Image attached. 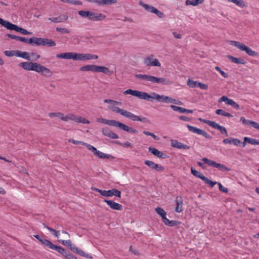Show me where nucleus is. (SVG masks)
<instances>
[{
  "instance_id": "obj_62",
  "label": "nucleus",
  "mask_w": 259,
  "mask_h": 259,
  "mask_svg": "<svg viewBox=\"0 0 259 259\" xmlns=\"http://www.w3.org/2000/svg\"><path fill=\"white\" fill-rule=\"evenodd\" d=\"M120 145H122L125 148H128V147L132 148L133 147V146L131 144V143L128 141L126 142L124 144L120 143Z\"/></svg>"
},
{
  "instance_id": "obj_19",
  "label": "nucleus",
  "mask_w": 259,
  "mask_h": 259,
  "mask_svg": "<svg viewBox=\"0 0 259 259\" xmlns=\"http://www.w3.org/2000/svg\"><path fill=\"white\" fill-rule=\"evenodd\" d=\"M223 142L225 144H233L235 146H240L242 143L241 141L237 138H229L223 140Z\"/></svg>"
},
{
  "instance_id": "obj_41",
  "label": "nucleus",
  "mask_w": 259,
  "mask_h": 259,
  "mask_svg": "<svg viewBox=\"0 0 259 259\" xmlns=\"http://www.w3.org/2000/svg\"><path fill=\"white\" fill-rule=\"evenodd\" d=\"M46 46L49 47H54L56 46V42L52 39L45 38V44L44 46Z\"/></svg>"
},
{
  "instance_id": "obj_7",
  "label": "nucleus",
  "mask_w": 259,
  "mask_h": 259,
  "mask_svg": "<svg viewBox=\"0 0 259 259\" xmlns=\"http://www.w3.org/2000/svg\"><path fill=\"white\" fill-rule=\"evenodd\" d=\"M82 17L88 18L92 21H101L106 18V16L101 14L89 11H82Z\"/></svg>"
},
{
  "instance_id": "obj_46",
  "label": "nucleus",
  "mask_w": 259,
  "mask_h": 259,
  "mask_svg": "<svg viewBox=\"0 0 259 259\" xmlns=\"http://www.w3.org/2000/svg\"><path fill=\"white\" fill-rule=\"evenodd\" d=\"M198 82L196 81H194L191 79H188L187 80V85L192 88H196L198 87Z\"/></svg>"
},
{
  "instance_id": "obj_15",
  "label": "nucleus",
  "mask_w": 259,
  "mask_h": 259,
  "mask_svg": "<svg viewBox=\"0 0 259 259\" xmlns=\"http://www.w3.org/2000/svg\"><path fill=\"white\" fill-rule=\"evenodd\" d=\"M223 102H225L226 105H230L235 109H239V105L237 103L226 96H223L219 100V103Z\"/></svg>"
},
{
  "instance_id": "obj_49",
  "label": "nucleus",
  "mask_w": 259,
  "mask_h": 259,
  "mask_svg": "<svg viewBox=\"0 0 259 259\" xmlns=\"http://www.w3.org/2000/svg\"><path fill=\"white\" fill-rule=\"evenodd\" d=\"M61 1L68 3V4H74V5H81V2L77 0H60Z\"/></svg>"
},
{
  "instance_id": "obj_14",
  "label": "nucleus",
  "mask_w": 259,
  "mask_h": 259,
  "mask_svg": "<svg viewBox=\"0 0 259 259\" xmlns=\"http://www.w3.org/2000/svg\"><path fill=\"white\" fill-rule=\"evenodd\" d=\"M126 117L130 118L133 121H140L144 123H149V120L142 115L137 116L135 114H123Z\"/></svg>"
},
{
  "instance_id": "obj_13",
  "label": "nucleus",
  "mask_w": 259,
  "mask_h": 259,
  "mask_svg": "<svg viewBox=\"0 0 259 259\" xmlns=\"http://www.w3.org/2000/svg\"><path fill=\"white\" fill-rule=\"evenodd\" d=\"M187 127H188L189 131L193 133L197 134L199 135H202L205 138L208 139H211L212 137L207 133L205 131L201 130L200 128H197L196 127L191 126L190 125L187 124Z\"/></svg>"
},
{
  "instance_id": "obj_18",
  "label": "nucleus",
  "mask_w": 259,
  "mask_h": 259,
  "mask_svg": "<svg viewBox=\"0 0 259 259\" xmlns=\"http://www.w3.org/2000/svg\"><path fill=\"white\" fill-rule=\"evenodd\" d=\"M104 201L106 202L108 205L110 206L111 208L114 210H122L123 206L121 204L116 203L113 200H109L107 199H104Z\"/></svg>"
},
{
  "instance_id": "obj_33",
  "label": "nucleus",
  "mask_w": 259,
  "mask_h": 259,
  "mask_svg": "<svg viewBox=\"0 0 259 259\" xmlns=\"http://www.w3.org/2000/svg\"><path fill=\"white\" fill-rule=\"evenodd\" d=\"M98 58V56L96 55H92L91 54H82V60L97 59Z\"/></svg>"
},
{
  "instance_id": "obj_12",
  "label": "nucleus",
  "mask_w": 259,
  "mask_h": 259,
  "mask_svg": "<svg viewBox=\"0 0 259 259\" xmlns=\"http://www.w3.org/2000/svg\"><path fill=\"white\" fill-rule=\"evenodd\" d=\"M139 5L143 7L147 12L153 13L156 14L159 18H162L164 16V14L162 12L158 10L152 6L144 4L142 1L139 2Z\"/></svg>"
},
{
  "instance_id": "obj_36",
  "label": "nucleus",
  "mask_w": 259,
  "mask_h": 259,
  "mask_svg": "<svg viewBox=\"0 0 259 259\" xmlns=\"http://www.w3.org/2000/svg\"><path fill=\"white\" fill-rule=\"evenodd\" d=\"M164 224L166 226L172 227L178 226L181 224V222L178 221H169L168 219H167V220H165Z\"/></svg>"
},
{
  "instance_id": "obj_59",
  "label": "nucleus",
  "mask_w": 259,
  "mask_h": 259,
  "mask_svg": "<svg viewBox=\"0 0 259 259\" xmlns=\"http://www.w3.org/2000/svg\"><path fill=\"white\" fill-rule=\"evenodd\" d=\"M186 5H192L194 6H197V3L195 2L194 0L190 1V0H187L186 2Z\"/></svg>"
},
{
  "instance_id": "obj_47",
  "label": "nucleus",
  "mask_w": 259,
  "mask_h": 259,
  "mask_svg": "<svg viewBox=\"0 0 259 259\" xmlns=\"http://www.w3.org/2000/svg\"><path fill=\"white\" fill-rule=\"evenodd\" d=\"M70 59H73V60H81V54L71 52Z\"/></svg>"
},
{
  "instance_id": "obj_45",
  "label": "nucleus",
  "mask_w": 259,
  "mask_h": 259,
  "mask_svg": "<svg viewBox=\"0 0 259 259\" xmlns=\"http://www.w3.org/2000/svg\"><path fill=\"white\" fill-rule=\"evenodd\" d=\"M44 226L46 228L49 230L50 232H51L54 236H55L57 238H59L60 235L59 231H56V230L46 226L45 224H44Z\"/></svg>"
},
{
  "instance_id": "obj_34",
  "label": "nucleus",
  "mask_w": 259,
  "mask_h": 259,
  "mask_svg": "<svg viewBox=\"0 0 259 259\" xmlns=\"http://www.w3.org/2000/svg\"><path fill=\"white\" fill-rule=\"evenodd\" d=\"M96 66L95 65H87L84 66H82V71H92L96 72Z\"/></svg>"
},
{
  "instance_id": "obj_63",
  "label": "nucleus",
  "mask_w": 259,
  "mask_h": 259,
  "mask_svg": "<svg viewBox=\"0 0 259 259\" xmlns=\"http://www.w3.org/2000/svg\"><path fill=\"white\" fill-rule=\"evenodd\" d=\"M34 39H35V37H32L30 38H27L26 44H34V42H35Z\"/></svg>"
},
{
  "instance_id": "obj_17",
  "label": "nucleus",
  "mask_w": 259,
  "mask_h": 259,
  "mask_svg": "<svg viewBox=\"0 0 259 259\" xmlns=\"http://www.w3.org/2000/svg\"><path fill=\"white\" fill-rule=\"evenodd\" d=\"M144 163L151 169L157 171H163L164 170V167L162 165L155 163L152 161L147 160L144 161Z\"/></svg>"
},
{
  "instance_id": "obj_35",
  "label": "nucleus",
  "mask_w": 259,
  "mask_h": 259,
  "mask_svg": "<svg viewBox=\"0 0 259 259\" xmlns=\"http://www.w3.org/2000/svg\"><path fill=\"white\" fill-rule=\"evenodd\" d=\"M191 173L194 176H195L196 178H198L201 179L202 180H203L204 179V178H205V177L204 176H203L202 173L198 171L193 167H191Z\"/></svg>"
},
{
  "instance_id": "obj_37",
  "label": "nucleus",
  "mask_w": 259,
  "mask_h": 259,
  "mask_svg": "<svg viewBox=\"0 0 259 259\" xmlns=\"http://www.w3.org/2000/svg\"><path fill=\"white\" fill-rule=\"evenodd\" d=\"M53 250H57L58 252L62 254L64 257L66 256L67 253H68V251L66 250L64 248L61 246H57L56 245H55Z\"/></svg>"
},
{
  "instance_id": "obj_48",
  "label": "nucleus",
  "mask_w": 259,
  "mask_h": 259,
  "mask_svg": "<svg viewBox=\"0 0 259 259\" xmlns=\"http://www.w3.org/2000/svg\"><path fill=\"white\" fill-rule=\"evenodd\" d=\"M44 246H47L49 247V248L53 249L55 245L52 242H51L50 241L46 239L45 242H44L43 244Z\"/></svg>"
},
{
  "instance_id": "obj_64",
  "label": "nucleus",
  "mask_w": 259,
  "mask_h": 259,
  "mask_svg": "<svg viewBox=\"0 0 259 259\" xmlns=\"http://www.w3.org/2000/svg\"><path fill=\"white\" fill-rule=\"evenodd\" d=\"M31 56H32L34 58V60L36 61L37 59H38L40 58V55H38L37 54L35 53H32L31 54Z\"/></svg>"
},
{
  "instance_id": "obj_20",
  "label": "nucleus",
  "mask_w": 259,
  "mask_h": 259,
  "mask_svg": "<svg viewBox=\"0 0 259 259\" xmlns=\"http://www.w3.org/2000/svg\"><path fill=\"white\" fill-rule=\"evenodd\" d=\"M148 149L150 152L157 157L161 158L162 159H165L167 157V155L166 154L159 151L154 147H150Z\"/></svg>"
},
{
  "instance_id": "obj_51",
  "label": "nucleus",
  "mask_w": 259,
  "mask_h": 259,
  "mask_svg": "<svg viewBox=\"0 0 259 259\" xmlns=\"http://www.w3.org/2000/svg\"><path fill=\"white\" fill-rule=\"evenodd\" d=\"M203 181L205 183V184L209 185L211 187H213L217 184V182L212 181L209 180L207 177H205Z\"/></svg>"
},
{
  "instance_id": "obj_31",
  "label": "nucleus",
  "mask_w": 259,
  "mask_h": 259,
  "mask_svg": "<svg viewBox=\"0 0 259 259\" xmlns=\"http://www.w3.org/2000/svg\"><path fill=\"white\" fill-rule=\"evenodd\" d=\"M170 107L173 109V110L176 112H179L182 113H184L185 112H187L188 113H191L192 112V110H187L186 109H185V108H183L182 107H178L177 106L171 105Z\"/></svg>"
},
{
  "instance_id": "obj_44",
  "label": "nucleus",
  "mask_w": 259,
  "mask_h": 259,
  "mask_svg": "<svg viewBox=\"0 0 259 259\" xmlns=\"http://www.w3.org/2000/svg\"><path fill=\"white\" fill-rule=\"evenodd\" d=\"M244 142L249 143L251 145H257L258 140L248 137H244Z\"/></svg>"
},
{
  "instance_id": "obj_50",
  "label": "nucleus",
  "mask_w": 259,
  "mask_h": 259,
  "mask_svg": "<svg viewBox=\"0 0 259 259\" xmlns=\"http://www.w3.org/2000/svg\"><path fill=\"white\" fill-rule=\"evenodd\" d=\"M16 51L17 50L5 51L4 52V53L7 57H13L14 56H16Z\"/></svg>"
},
{
  "instance_id": "obj_52",
  "label": "nucleus",
  "mask_w": 259,
  "mask_h": 259,
  "mask_svg": "<svg viewBox=\"0 0 259 259\" xmlns=\"http://www.w3.org/2000/svg\"><path fill=\"white\" fill-rule=\"evenodd\" d=\"M51 117L52 116H56L58 117L59 118H61L62 120L64 121H67L69 118L70 117H69L68 115H66L65 117L63 116V114H49Z\"/></svg>"
},
{
  "instance_id": "obj_55",
  "label": "nucleus",
  "mask_w": 259,
  "mask_h": 259,
  "mask_svg": "<svg viewBox=\"0 0 259 259\" xmlns=\"http://www.w3.org/2000/svg\"><path fill=\"white\" fill-rule=\"evenodd\" d=\"M197 84H198L197 87H199V88H200L202 90H206L208 88V85L205 84L203 83H201V82H198V83H197Z\"/></svg>"
},
{
  "instance_id": "obj_11",
  "label": "nucleus",
  "mask_w": 259,
  "mask_h": 259,
  "mask_svg": "<svg viewBox=\"0 0 259 259\" xmlns=\"http://www.w3.org/2000/svg\"><path fill=\"white\" fill-rule=\"evenodd\" d=\"M144 64L146 66L152 67H160L161 63L156 59L153 55L145 57L143 60Z\"/></svg>"
},
{
  "instance_id": "obj_16",
  "label": "nucleus",
  "mask_w": 259,
  "mask_h": 259,
  "mask_svg": "<svg viewBox=\"0 0 259 259\" xmlns=\"http://www.w3.org/2000/svg\"><path fill=\"white\" fill-rule=\"evenodd\" d=\"M121 195V191L116 189H112L109 190H103L102 196L105 197H112L113 196H115L120 198Z\"/></svg>"
},
{
  "instance_id": "obj_42",
  "label": "nucleus",
  "mask_w": 259,
  "mask_h": 259,
  "mask_svg": "<svg viewBox=\"0 0 259 259\" xmlns=\"http://www.w3.org/2000/svg\"><path fill=\"white\" fill-rule=\"evenodd\" d=\"M46 46L49 47H54L56 46V42L52 39L45 38V44L44 46Z\"/></svg>"
},
{
  "instance_id": "obj_21",
  "label": "nucleus",
  "mask_w": 259,
  "mask_h": 259,
  "mask_svg": "<svg viewBox=\"0 0 259 259\" xmlns=\"http://www.w3.org/2000/svg\"><path fill=\"white\" fill-rule=\"evenodd\" d=\"M171 146L179 149H189L190 148V147L187 145L184 144L175 140H171Z\"/></svg>"
},
{
  "instance_id": "obj_6",
  "label": "nucleus",
  "mask_w": 259,
  "mask_h": 259,
  "mask_svg": "<svg viewBox=\"0 0 259 259\" xmlns=\"http://www.w3.org/2000/svg\"><path fill=\"white\" fill-rule=\"evenodd\" d=\"M230 44L233 46L236 47L241 51H245L246 53L251 57H258V53L252 50L249 47L245 46L244 44L237 41L231 40L230 41Z\"/></svg>"
},
{
  "instance_id": "obj_2",
  "label": "nucleus",
  "mask_w": 259,
  "mask_h": 259,
  "mask_svg": "<svg viewBox=\"0 0 259 259\" xmlns=\"http://www.w3.org/2000/svg\"><path fill=\"white\" fill-rule=\"evenodd\" d=\"M19 66L27 71H35L47 77H51L53 75L52 71L49 68L36 62L30 61L23 62L19 64Z\"/></svg>"
},
{
  "instance_id": "obj_38",
  "label": "nucleus",
  "mask_w": 259,
  "mask_h": 259,
  "mask_svg": "<svg viewBox=\"0 0 259 259\" xmlns=\"http://www.w3.org/2000/svg\"><path fill=\"white\" fill-rule=\"evenodd\" d=\"M114 126L118 127L120 129H121L124 131H127L128 128V126L123 123L119 122L115 120V123H114Z\"/></svg>"
},
{
  "instance_id": "obj_30",
  "label": "nucleus",
  "mask_w": 259,
  "mask_h": 259,
  "mask_svg": "<svg viewBox=\"0 0 259 259\" xmlns=\"http://www.w3.org/2000/svg\"><path fill=\"white\" fill-rule=\"evenodd\" d=\"M116 2L117 0H97V4L100 6L110 5Z\"/></svg>"
},
{
  "instance_id": "obj_32",
  "label": "nucleus",
  "mask_w": 259,
  "mask_h": 259,
  "mask_svg": "<svg viewBox=\"0 0 259 259\" xmlns=\"http://www.w3.org/2000/svg\"><path fill=\"white\" fill-rule=\"evenodd\" d=\"M97 121L99 122L113 126H114V123H115V120H108L102 118H98Z\"/></svg>"
},
{
  "instance_id": "obj_9",
  "label": "nucleus",
  "mask_w": 259,
  "mask_h": 259,
  "mask_svg": "<svg viewBox=\"0 0 259 259\" xmlns=\"http://www.w3.org/2000/svg\"><path fill=\"white\" fill-rule=\"evenodd\" d=\"M199 119L200 121L207 123L212 128L219 130L222 135H224L226 137H228L229 135L228 132L224 126L220 125L213 121L208 120L201 118H200Z\"/></svg>"
},
{
  "instance_id": "obj_54",
  "label": "nucleus",
  "mask_w": 259,
  "mask_h": 259,
  "mask_svg": "<svg viewBox=\"0 0 259 259\" xmlns=\"http://www.w3.org/2000/svg\"><path fill=\"white\" fill-rule=\"evenodd\" d=\"M215 70H217L218 71H219L221 74L225 78H228V75L227 73H226L225 72H224V71L222 70L221 69L218 67V66H216L215 67Z\"/></svg>"
},
{
  "instance_id": "obj_5",
  "label": "nucleus",
  "mask_w": 259,
  "mask_h": 259,
  "mask_svg": "<svg viewBox=\"0 0 259 259\" xmlns=\"http://www.w3.org/2000/svg\"><path fill=\"white\" fill-rule=\"evenodd\" d=\"M104 103L108 104L107 108L113 112L117 113H131L119 108V107L122 105L121 102H118L111 99H105L104 100Z\"/></svg>"
},
{
  "instance_id": "obj_26",
  "label": "nucleus",
  "mask_w": 259,
  "mask_h": 259,
  "mask_svg": "<svg viewBox=\"0 0 259 259\" xmlns=\"http://www.w3.org/2000/svg\"><path fill=\"white\" fill-rule=\"evenodd\" d=\"M227 57L233 63L237 64L244 65L246 62L241 58H237L234 56L228 55Z\"/></svg>"
},
{
  "instance_id": "obj_1",
  "label": "nucleus",
  "mask_w": 259,
  "mask_h": 259,
  "mask_svg": "<svg viewBox=\"0 0 259 259\" xmlns=\"http://www.w3.org/2000/svg\"><path fill=\"white\" fill-rule=\"evenodd\" d=\"M123 94L125 95L129 94L133 96L136 97L140 99H143L149 102H152L155 100L157 101H160L166 103H170L178 105L183 104L182 102L179 100L172 99L168 96L159 95L154 92L151 93L150 94H148L146 92L128 89L123 92Z\"/></svg>"
},
{
  "instance_id": "obj_28",
  "label": "nucleus",
  "mask_w": 259,
  "mask_h": 259,
  "mask_svg": "<svg viewBox=\"0 0 259 259\" xmlns=\"http://www.w3.org/2000/svg\"><path fill=\"white\" fill-rule=\"evenodd\" d=\"M155 210L156 213L161 217L162 222L164 223L165 220H167V218H166V212L161 207H157L155 208Z\"/></svg>"
},
{
  "instance_id": "obj_4",
  "label": "nucleus",
  "mask_w": 259,
  "mask_h": 259,
  "mask_svg": "<svg viewBox=\"0 0 259 259\" xmlns=\"http://www.w3.org/2000/svg\"><path fill=\"white\" fill-rule=\"evenodd\" d=\"M0 24L9 30H15L24 35H31L32 34L31 32L28 31L27 30L12 24L9 21H5L2 18H0Z\"/></svg>"
},
{
  "instance_id": "obj_8",
  "label": "nucleus",
  "mask_w": 259,
  "mask_h": 259,
  "mask_svg": "<svg viewBox=\"0 0 259 259\" xmlns=\"http://www.w3.org/2000/svg\"><path fill=\"white\" fill-rule=\"evenodd\" d=\"M82 145H84L86 147L91 151H92L94 155L97 156L98 158L101 159H113L114 157L109 154H107L104 153H103L101 151L97 150L96 148L94 147L93 146L88 144L87 143H84L82 142Z\"/></svg>"
},
{
  "instance_id": "obj_23",
  "label": "nucleus",
  "mask_w": 259,
  "mask_h": 259,
  "mask_svg": "<svg viewBox=\"0 0 259 259\" xmlns=\"http://www.w3.org/2000/svg\"><path fill=\"white\" fill-rule=\"evenodd\" d=\"M240 120L242 121L243 124L248 125H251L259 131V123L258 122L247 120L243 117H241Z\"/></svg>"
},
{
  "instance_id": "obj_53",
  "label": "nucleus",
  "mask_w": 259,
  "mask_h": 259,
  "mask_svg": "<svg viewBox=\"0 0 259 259\" xmlns=\"http://www.w3.org/2000/svg\"><path fill=\"white\" fill-rule=\"evenodd\" d=\"M143 134H145V135H147V136H150L151 137H152L155 140H159V138L158 137L155 135H154L153 133H150V132H147V131H144L143 132Z\"/></svg>"
},
{
  "instance_id": "obj_40",
  "label": "nucleus",
  "mask_w": 259,
  "mask_h": 259,
  "mask_svg": "<svg viewBox=\"0 0 259 259\" xmlns=\"http://www.w3.org/2000/svg\"><path fill=\"white\" fill-rule=\"evenodd\" d=\"M229 2L234 3L241 8L246 7L245 3L243 0H230Z\"/></svg>"
},
{
  "instance_id": "obj_25",
  "label": "nucleus",
  "mask_w": 259,
  "mask_h": 259,
  "mask_svg": "<svg viewBox=\"0 0 259 259\" xmlns=\"http://www.w3.org/2000/svg\"><path fill=\"white\" fill-rule=\"evenodd\" d=\"M96 72H102L108 75L113 73L108 67L102 66H96Z\"/></svg>"
},
{
  "instance_id": "obj_22",
  "label": "nucleus",
  "mask_w": 259,
  "mask_h": 259,
  "mask_svg": "<svg viewBox=\"0 0 259 259\" xmlns=\"http://www.w3.org/2000/svg\"><path fill=\"white\" fill-rule=\"evenodd\" d=\"M103 134L108 137L112 139H116L118 138L117 134L113 133L111 131L109 130L108 128H103L102 130Z\"/></svg>"
},
{
  "instance_id": "obj_29",
  "label": "nucleus",
  "mask_w": 259,
  "mask_h": 259,
  "mask_svg": "<svg viewBox=\"0 0 259 259\" xmlns=\"http://www.w3.org/2000/svg\"><path fill=\"white\" fill-rule=\"evenodd\" d=\"M67 17L65 15L60 16L58 17L49 18V20L54 23H59L66 20Z\"/></svg>"
},
{
  "instance_id": "obj_56",
  "label": "nucleus",
  "mask_w": 259,
  "mask_h": 259,
  "mask_svg": "<svg viewBox=\"0 0 259 259\" xmlns=\"http://www.w3.org/2000/svg\"><path fill=\"white\" fill-rule=\"evenodd\" d=\"M56 30L58 32H61L62 33H69V31L67 28H62L57 27Z\"/></svg>"
},
{
  "instance_id": "obj_24",
  "label": "nucleus",
  "mask_w": 259,
  "mask_h": 259,
  "mask_svg": "<svg viewBox=\"0 0 259 259\" xmlns=\"http://www.w3.org/2000/svg\"><path fill=\"white\" fill-rule=\"evenodd\" d=\"M177 206L175 211L177 212H181L183 211V200L181 197L177 196L176 199Z\"/></svg>"
},
{
  "instance_id": "obj_27",
  "label": "nucleus",
  "mask_w": 259,
  "mask_h": 259,
  "mask_svg": "<svg viewBox=\"0 0 259 259\" xmlns=\"http://www.w3.org/2000/svg\"><path fill=\"white\" fill-rule=\"evenodd\" d=\"M16 56L18 57H21L23 59H25L28 61H30L31 58L28 52H22L20 51L17 50L16 51Z\"/></svg>"
},
{
  "instance_id": "obj_61",
  "label": "nucleus",
  "mask_w": 259,
  "mask_h": 259,
  "mask_svg": "<svg viewBox=\"0 0 259 259\" xmlns=\"http://www.w3.org/2000/svg\"><path fill=\"white\" fill-rule=\"evenodd\" d=\"M65 257L68 259H77L76 257L72 254L70 253L69 251Z\"/></svg>"
},
{
  "instance_id": "obj_3",
  "label": "nucleus",
  "mask_w": 259,
  "mask_h": 259,
  "mask_svg": "<svg viewBox=\"0 0 259 259\" xmlns=\"http://www.w3.org/2000/svg\"><path fill=\"white\" fill-rule=\"evenodd\" d=\"M135 77L136 78L140 79L151 83H159L164 85H167L170 83V81L166 78L156 77L150 75L137 74L135 75Z\"/></svg>"
},
{
  "instance_id": "obj_43",
  "label": "nucleus",
  "mask_w": 259,
  "mask_h": 259,
  "mask_svg": "<svg viewBox=\"0 0 259 259\" xmlns=\"http://www.w3.org/2000/svg\"><path fill=\"white\" fill-rule=\"evenodd\" d=\"M34 45L36 46H43L45 44V38L35 37Z\"/></svg>"
},
{
  "instance_id": "obj_39",
  "label": "nucleus",
  "mask_w": 259,
  "mask_h": 259,
  "mask_svg": "<svg viewBox=\"0 0 259 259\" xmlns=\"http://www.w3.org/2000/svg\"><path fill=\"white\" fill-rule=\"evenodd\" d=\"M71 53V52H67V53H63L59 54L56 55V57L57 58L70 59Z\"/></svg>"
},
{
  "instance_id": "obj_10",
  "label": "nucleus",
  "mask_w": 259,
  "mask_h": 259,
  "mask_svg": "<svg viewBox=\"0 0 259 259\" xmlns=\"http://www.w3.org/2000/svg\"><path fill=\"white\" fill-rule=\"evenodd\" d=\"M202 160L204 163L207 164L208 165L211 166L213 167L217 168L219 170L226 171H229L230 170V169L229 167H227L226 165L221 163H217L215 161L211 160L210 159H208L207 158H203L202 159Z\"/></svg>"
},
{
  "instance_id": "obj_57",
  "label": "nucleus",
  "mask_w": 259,
  "mask_h": 259,
  "mask_svg": "<svg viewBox=\"0 0 259 259\" xmlns=\"http://www.w3.org/2000/svg\"><path fill=\"white\" fill-rule=\"evenodd\" d=\"M218 185L220 191L225 193H227L228 192V189L224 187L221 183H219Z\"/></svg>"
},
{
  "instance_id": "obj_58",
  "label": "nucleus",
  "mask_w": 259,
  "mask_h": 259,
  "mask_svg": "<svg viewBox=\"0 0 259 259\" xmlns=\"http://www.w3.org/2000/svg\"><path fill=\"white\" fill-rule=\"evenodd\" d=\"M64 245L67 246H71V242L70 240H61L60 241Z\"/></svg>"
},
{
  "instance_id": "obj_60",
  "label": "nucleus",
  "mask_w": 259,
  "mask_h": 259,
  "mask_svg": "<svg viewBox=\"0 0 259 259\" xmlns=\"http://www.w3.org/2000/svg\"><path fill=\"white\" fill-rule=\"evenodd\" d=\"M179 118L185 121H189L191 120L190 118L184 115L179 116Z\"/></svg>"
}]
</instances>
